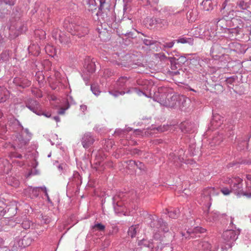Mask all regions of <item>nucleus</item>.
I'll return each instance as SVG.
<instances>
[{"label":"nucleus","instance_id":"57","mask_svg":"<svg viewBox=\"0 0 251 251\" xmlns=\"http://www.w3.org/2000/svg\"><path fill=\"white\" fill-rule=\"evenodd\" d=\"M218 46V45L217 44H215L211 48V51L212 52H214V49L215 48H216V47Z\"/></svg>","mask_w":251,"mask_h":251},{"label":"nucleus","instance_id":"9","mask_svg":"<svg viewBox=\"0 0 251 251\" xmlns=\"http://www.w3.org/2000/svg\"><path fill=\"white\" fill-rule=\"evenodd\" d=\"M95 141L94 137L90 132L85 133L82 136L81 143L84 148L88 149L91 147Z\"/></svg>","mask_w":251,"mask_h":251},{"label":"nucleus","instance_id":"44","mask_svg":"<svg viewBox=\"0 0 251 251\" xmlns=\"http://www.w3.org/2000/svg\"><path fill=\"white\" fill-rule=\"evenodd\" d=\"M69 99H72V97H69L67 99V106L65 108H61L58 111V114H63L65 112V111L66 110H67V109H68L70 107V105L68 103L69 102Z\"/></svg>","mask_w":251,"mask_h":251},{"label":"nucleus","instance_id":"28","mask_svg":"<svg viewBox=\"0 0 251 251\" xmlns=\"http://www.w3.org/2000/svg\"><path fill=\"white\" fill-rule=\"evenodd\" d=\"M219 214L218 212H212L207 214L206 218L210 222L216 221L218 219Z\"/></svg>","mask_w":251,"mask_h":251},{"label":"nucleus","instance_id":"13","mask_svg":"<svg viewBox=\"0 0 251 251\" xmlns=\"http://www.w3.org/2000/svg\"><path fill=\"white\" fill-rule=\"evenodd\" d=\"M131 92H134L136 93L139 96H141L144 94V93L137 89L136 88H132L130 90H127L126 91H114V92H110V94L113 95L115 97H117L119 95H123L125 93H130Z\"/></svg>","mask_w":251,"mask_h":251},{"label":"nucleus","instance_id":"14","mask_svg":"<svg viewBox=\"0 0 251 251\" xmlns=\"http://www.w3.org/2000/svg\"><path fill=\"white\" fill-rule=\"evenodd\" d=\"M95 61L90 58L85 60L84 66L89 74H92L95 71Z\"/></svg>","mask_w":251,"mask_h":251},{"label":"nucleus","instance_id":"1","mask_svg":"<svg viewBox=\"0 0 251 251\" xmlns=\"http://www.w3.org/2000/svg\"><path fill=\"white\" fill-rule=\"evenodd\" d=\"M171 89L166 87H160L154 92L153 100L159 102L161 105L167 107H177L180 95L174 94Z\"/></svg>","mask_w":251,"mask_h":251},{"label":"nucleus","instance_id":"37","mask_svg":"<svg viewBox=\"0 0 251 251\" xmlns=\"http://www.w3.org/2000/svg\"><path fill=\"white\" fill-rule=\"evenodd\" d=\"M220 191L222 193V194L225 196H228L230 195L231 192H233V191L230 188H228L227 187H223L221 188Z\"/></svg>","mask_w":251,"mask_h":251},{"label":"nucleus","instance_id":"36","mask_svg":"<svg viewBox=\"0 0 251 251\" xmlns=\"http://www.w3.org/2000/svg\"><path fill=\"white\" fill-rule=\"evenodd\" d=\"M91 90L93 93L97 96H99L100 93L99 87L95 84L91 85Z\"/></svg>","mask_w":251,"mask_h":251},{"label":"nucleus","instance_id":"54","mask_svg":"<svg viewBox=\"0 0 251 251\" xmlns=\"http://www.w3.org/2000/svg\"><path fill=\"white\" fill-rule=\"evenodd\" d=\"M80 109L81 111L84 112L87 109V106L85 105H80Z\"/></svg>","mask_w":251,"mask_h":251},{"label":"nucleus","instance_id":"43","mask_svg":"<svg viewBox=\"0 0 251 251\" xmlns=\"http://www.w3.org/2000/svg\"><path fill=\"white\" fill-rule=\"evenodd\" d=\"M8 53L6 51L3 52L0 55V61L2 60V61H5L8 59Z\"/></svg>","mask_w":251,"mask_h":251},{"label":"nucleus","instance_id":"19","mask_svg":"<svg viewBox=\"0 0 251 251\" xmlns=\"http://www.w3.org/2000/svg\"><path fill=\"white\" fill-rule=\"evenodd\" d=\"M205 229L200 226H196L193 228L189 229L187 233L189 234L190 237L194 238L196 236V234L204 233Z\"/></svg>","mask_w":251,"mask_h":251},{"label":"nucleus","instance_id":"64","mask_svg":"<svg viewBox=\"0 0 251 251\" xmlns=\"http://www.w3.org/2000/svg\"><path fill=\"white\" fill-rule=\"evenodd\" d=\"M241 144H242V143H240V144L238 145V148L240 150H243L244 148H242V147H241Z\"/></svg>","mask_w":251,"mask_h":251},{"label":"nucleus","instance_id":"30","mask_svg":"<svg viewBox=\"0 0 251 251\" xmlns=\"http://www.w3.org/2000/svg\"><path fill=\"white\" fill-rule=\"evenodd\" d=\"M41 187H30L29 188V192L32 195V198H36L39 195Z\"/></svg>","mask_w":251,"mask_h":251},{"label":"nucleus","instance_id":"16","mask_svg":"<svg viewBox=\"0 0 251 251\" xmlns=\"http://www.w3.org/2000/svg\"><path fill=\"white\" fill-rule=\"evenodd\" d=\"M217 0H204L201 2L203 8L205 11L212 10L217 4Z\"/></svg>","mask_w":251,"mask_h":251},{"label":"nucleus","instance_id":"29","mask_svg":"<svg viewBox=\"0 0 251 251\" xmlns=\"http://www.w3.org/2000/svg\"><path fill=\"white\" fill-rule=\"evenodd\" d=\"M168 22L166 19L157 18V26L160 28H165L168 25Z\"/></svg>","mask_w":251,"mask_h":251},{"label":"nucleus","instance_id":"46","mask_svg":"<svg viewBox=\"0 0 251 251\" xmlns=\"http://www.w3.org/2000/svg\"><path fill=\"white\" fill-rule=\"evenodd\" d=\"M0 1L9 5H13L15 3V0H0Z\"/></svg>","mask_w":251,"mask_h":251},{"label":"nucleus","instance_id":"51","mask_svg":"<svg viewBox=\"0 0 251 251\" xmlns=\"http://www.w3.org/2000/svg\"><path fill=\"white\" fill-rule=\"evenodd\" d=\"M41 190L45 192V195L47 197H49L47 192V188L45 186L41 187Z\"/></svg>","mask_w":251,"mask_h":251},{"label":"nucleus","instance_id":"42","mask_svg":"<svg viewBox=\"0 0 251 251\" xmlns=\"http://www.w3.org/2000/svg\"><path fill=\"white\" fill-rule=\"evenodd\" d=\"M157 20L156 18H150L147 20V22L150 26H152L155 25H157Z\"/></svg>","mask_w":251,"mask_h":251},{"label":"nucleus","instance_id":"41","mask_svg":"<svg viewBox=\"0 0 251 251\" xmlns=\"http://www.w3.org/2000/svg\"><path fill=\"white\" fill-rule=\"evenodd\" d=\"M169 216L171 218H176L178 216L179 210H175L174 211H171L168 212Z\"/></svg>","mask_w":251,"mask_h":251},{"label":"nucleus","instance_id":"7","mask_svg":"<svg viewBox=\"0 0 251 251\" xmlns=\"http://www.w3.org/2000/svg\"><path fill=\"white\" fill-rule=\"evenodd\" d=\"M25 106L30 111L38 115H41V105L37 100L31 98H28L25 101Z\"/></svg>","mask_w":251,"mask_h":251},{"label":"nucleus","instance_id":"40","mask_svg":"<svg viewBox=\"0 0 251 251\" xmlns=\"http://www.w3.org/2000/svg\"><path fill=\"white\" fill-rule=\"evenodd\" d=\"M142 41H143L144 44L145 45H146V46H151V45H153L154 44H155L156 46H157V45L158 42L156 41H154L153 40L148 39H146V38L142 39Z\"/></svg>","mask_w":251,"mask_h":251},{"label":"nucleus","instance_id":"33","mask_svg":"<svg viewBox=\"0 0 251 251\" xmlns=\"http://www.w3.org/2000/svg\"><path fill=\"white\" fill-rule=\"evenodd\" d=\"M100 2L99 11L97 13V15L100 13V11H102L104 8H107L109 6L108 3L106 2V0H98Z\"/></svg>","mask_w":251,"mask_h":251},{"label":"nucleus","instance_id":"31","mask_svg":"<svg viewBox=\"0 0 251 251\" xmlns=\"http://www.w3.org/2000/svg\"><path fill=\"white\" fill-rule=\"evenodd\" d=\"M178 43H188L190 45L193 44V39L192 38H187L185 37H181L176 40Z\"/></svg>","mask_w":251,"mask_h":251},{"label":"nucleus","instance_id":"22","mask_svg":"<svg viewBox=\"0 0 251 251\" xmlns=\"http://www.w3.org/2000/svg\"><path fill=\"white\" fill-rule=\"evenodd\" d=\"M25 248V246L22 245L21 238L16 237L14 241L13 246L12 247V251H17L19 249Z\"/></svg>","mask_w":251,"mask_h":251},{"label":"nucleus","instance_id":"39","mask_svg":"<svg viewBox=\"0 0 251 251\" xmlns=\"http://www.w3.org/2000/svg\"><path fill=\"white\" fill-rule=\"evenodd\" d=\"M238 6L242 9H246L249 7V4L248 2H245L243 0H240L237 2Z\"/></svg>","mask_w":251,"mask_h":251},{"label":"nucleus","instance_id":"58","mask_svg":"<svg viewBox=\"0 0 251 251\" xmlns=\"http://www.w3.org/2000/svg\"><path fill=\"white\" fill-rule=\"evenodd\" d=\"M41 115H43L44 116H45L46 117H50L51 116V114L49 113H44L42 112V114Z\"/></svg>","mask_w":251,"mask_h":251},{"label":"nucleus","instance_id":"26","mask_svg":"<svg viewBox=\"0 0 251 251\" xmlns=\"http://www.w3.org/2000/svg\"><path fill=\"white\" fill-rule=\"evenodd\" d=\"M198 248L201 251H210L211 246L207 242H201L199 244Z\"/></svg>","mask_w":251,"mask_h":251},{"label":"nucleus","instance_id":"56","mask_svg":"<svg viewBox=\"0 0 251 251\" xmlns=\"http://www.w3.org/2000/svg\"><path fill=\"white\" fill-rule=\"evenodd\" d=\"M53 119L56 121V122H59L60 121V118L58 116H54L53 117Z\"/></svg>","mask_w":251,"mask_h":251},{"label":"nucleus","instance_id":"24","mask_svg":"<svg viewBox=\"0 0 251 251\" xmlns=\"http://www.w3.org/2000/svg\"><path fill=\"white\" fill-rule=\"evenodd\" d=\"M198 14L196 10L192 9L188 11L187 13V18L190 22L195 21L197 17Z\"/></svg>","mask_w":251,"mask_h":251},{"label":"nucleus","instance_id":"34","mask_svg":"<svg viewBox=\"0 0 251 251\" xmlns=\"http://www.w3.org/2000/svg\"><path fill=\"white\" fill-rule=\"evenodd\" d=\"M72 27L74 28L75 31H69L70 32H71L72 35H75L76 34V35H77L79 36H83V35H80V34L78 32L80 27L79 26L74 27L73 24H71L69 25V27H68V29H67L68 31H69L70 28L72 30Z\"/></svg>","mask_w":251,"mask_h":251},{"label":"nucleus","instance_id":"12","mask_svg":"<svg viewBox=\"0 0 251 251\" xmlns=\"http://www.w3.org/2000/svg\"><path fill=\"white\" fill-rule=\"evenodd\" d=\"M180 129L184 133H193L196 129V126L189 122L181 123L180 125Z\"/></svg>","mask_w":251,"mask_h":251},{"label":"nucleus","instance_id":"45","mask_svg":"<svg viewBox=\"0 0 251 251\" xmlns=\"http://www.w3.org/2000/svg\"><path fill=\"white\" fill-rule=\"evenodd\" d=\"M235 77L233 76L229 77H227L226 79V82L227 84H232L235 81Z\"/></svg>","mask_w":251,"mask_h":251},{"label":"nucleus","instance_id":"63","mask_svg":"<svg viewBox=\"0 0 251 251\" xmlns=\"http://www.w3.org/2000/svg\"><path fill=\"white\" fill-rule=\"evenodd\" d=\"M241 164H248L249 163V162L247 161H246V160H244V161H242L241 162Z\"/></svg>","mask_w":251,"mask_h":251},{"label":"nucleus","instance_id":"21","mask_svg":"<svg viewBox=\"0 0 251 251\" xmlns=\"http://www.w3.org/2000/svg\"><path fill=\"white\" fill-rule=\"evenodd\" d=\"M138 245L143 246L149 248L153 249L156 247L152 240L143 239L138 241Z\"/></svg>","mask_w":251,"mask_h":251},{"label":"nucleus","instance_id":"23","mask_svg":"<svg viewBox=\"0 0 251 251\" xmlns=\"http://www.w3.org/2000/svg\"><path fill=\"white\" fill-rule=\"evenodd\" d=\"M139 231V226L138 225H134L132 226L129 227L128 230V235L129 236H130L131 238H134L135 237L136 233Z\"/></svg>","mask_w":251,"mask_h":251},{"label":"nucleus","instance_id":"32","mask_svg":"<svg viewBox=\"0 0 251 251\" xmlns=\"http://www.w3.org/2000/svg\"><path fill=\"white\" fill-rule=\"evenodd\" d=\"M129 165L132 166H136L138 168H139L140 170H144V164L139 161L136 162L133 160H129Z\"/></svg>","mask_w":251,"mask_h":251},{"label":"nucleus","instance_id":"38","mask_svg":"<svg viewBox=\"0 0 251 251\" xmlns=\"http://www.w3.org/2000/svg\"><path fill=\"white\" fill-rule=\"evenodd\" d=\"M31 225L32 224L31 222L29 220L26 219L23 221L21 224V226L23 228L26 229L29 228Z\"/></svg>","mask_w":251,"mask_h":251},{"label":"nucleus","instance_id":"15","mask_svg":"<svg viewBox=\"0 0 251 251\" xmlns=\"http://www.w3.org/2000/svg\"><path fill=\"white\" fill-rule=\"evenodd\" d=\"M190 103V100L187 97L180 95L178 101L177 107L182 110H185Z\"/></svg>","mask_w":251,"mask_h":251},{"label":"nucleus","instance_id":"50","mask_svg":"<svg viewBox=\"0 0 251 251\" xmlns=\"http://www.w3.org/2000/svg\"><path fill=\"white\" fill-rule=\"evenodd\" d=\"M79 177H80L79 175L78 174H76L75 175H74L73 179H74V181H75V183H76V184H77V183H78L77 181L79 179Z\"/></svg>","mask_w":251,"mask_h":251},{"label":"nucleus","instance_id":"17","mask_svg":"<svg viewBox=\"0 0 251 251\" xmlns=\"http://www.w3.org/2000/svg\"><path fill=\"white\" fill-rule=\"evenodd\" d=\"M13 82L17 85L22 88L28 87L31 84L30 81L25 78H15Z\"/></svg>","mask_w":251,"mask_h":251},{"label":"nucleus","instance_id":"47","mask_svg":"<svg viewBox=\"0 0 251 251\" xmlns=\"http://www.w3.org/2000/svg\"><path fill=\"white\" fill-rule=\"evenodd\" d=\"M229 32L232 34V36L236 35L239 34V29L236 28H231L228 30Z\"/></svg>","mask_w":251,"mask_h":251},{"label":"nucleus","instance_id":"3","mask_svg":"<svg viewBox=\"0 0 251 251\" xmlns=\"http://www.w3.org/2000/svg\"><path fill=\"white\" fill-rule=\"evenodd\" d=\"M246 190L244 191L243 188V180L238 176L227 177L225 181L230 185L233 192L237 196H246L251 198V174L247 175Z\"/></svg>","mask_w":251,"mask_h":251},{"label":"nucleus","instance_id":"61","mask_svg":"<svg viewBox=\"0 0 251 251\" xmlns=\"http://www.w3.org/2000/svg\"><path fill=\"white\" fill-rule=\"evenodd\" d=\"M235 43H232V42H230L228 46H229V47L231 48L232 47H233Z\"/></svg>","mask_w":251,"mask_h":251},{"label":"nucleus","instance_id":"6","mask_svg":"<svg viewBox=\"0 0 251 251\" xmlns=\"http://www.w3.org/2000/svg\"><path fill=\"white\" fill-rule=\"evenodd\" d=\"M132 84L131 83V79L129 78H127L126 76H121L119 78V79L117 81L116 83L115 88L121 90V91L119 90H114V91H110V92H114V91H122L126 90H129ZM110 94V93H109Z\"/></svg>","mask_w":251,"mask_h":251},{"label":"nucleus","instance_id":"60","mask_svg":"<svg viewBox=\"0 0 251 251\" xmlns=\"http://www.w3.org/2000/svg\"><path fill=\"white\" fill-rule=\"evenodd\" d=\"M64 166V164H60L58 166V168L59 169V170H62L63 169V167Z\"/></svg>","mask_w":251,"mask_h":251},{"label":"nucleus","instance_id":"59","mask_svg":"<svg viewBox=\"0 0 251 251\" xmlns=\"http://www.w3.org/2000/svg\"><path fill=\"white\" fill-rule=\"evenodd\" d=\"M158 130L160 131L161 132H163L165 130H166V128L164 127H159V128L158 129Z\"/></svg>","mask_w":251,"mask_h":251},{"label":"nucleus","instance_id":"4","mask_svg":"<svg viewBox=\"0 0 251 251\" xmlns=\"http://www.w3.org/2000/svg\"><path fill=\"white\" fill-rule=\"evenodd\" d=\"M149 218L151 220L150 226L152 228L154 231L161 230L164 232L169 231V228L167 226V223L163 221L162 219L155 220L153 216L150 215Z\"/></svg>","mask_w":251,"mask_h":251},{"label":"nucleus","instance_id":"20","mask_svg":"<svg viewBox=\"0 0 251 251\" xmlns=\"http://www.w3.org/2000/svg\"><path fill=\"white\" fill-rule=\"evenodd\" d=\"M227 2V0H226V1L223 3L221 11L224 17H229V18L231 19L232 18V17L233 16V10H230L228 12L227 11L226 8Z\"/></svg>","mask_w":251,"mask_h":251},{"label":"nucleus","instance_id":"2","mask_svg":"<svg viewBox=\"0 0 251 251\" xmlns=\"http://www.w3.org/2000/svg\"><path fill=\"white\" fill-rule=\"evenodd\" d=\"M8 124L14 131L23 130L21 133L17 135L14 141V148L22 150L25 149L31 139L32 133L27 128H24L19 121L16 119L10 121Z\"/></svg>","mask_w":251,"mask_h":251},{"label":"nucleus","instance_id":"5","mask_svg":"<svg viewBox=\"0 0 251 251\" xmlns=\"http://www.w3.org/2000/svg\"><path fill=\"white\" fill-rule=\"evenodd\" d=\"M240 234L239 230L232 229L227 230L224 232L223 238L229 247H231L233 243L237 239Z\"/></svg>","mask_w":251,"mask_h":251},{"label":"nucleus","instance_id":"25","mask_svg":"<svg viewBox=\"0 0 251 251\" xmlns=\"http://www.w3.org/2000/svg\"><path fill=\"white\" fill-rule=\"evenodd\" d=\"M105 226L101 223H95V224L91 226V230L93 232L96 231H104Z\"/></svg>","mask_w":251,"mask_h":251},{"label":"nucleus","instance_id":"62","mask_svg":"<svg viewBox=\"0 0 251 251\" xmlns=\"http://www.w3.org/2000/svg\"><path fill=\"white\" fill-rule=\"evenodd\" d=\"M16 158H21L22 157V155L21 154H17L14 156Z\"/></svg>","mask_w":251,"mask_h":251},{"label":"nucleus","instance_id":"52","mask_svg":"<svg viewBox=\"0 0 251 251\" xmlns=\"http://www.w3.org/2000/svg\"><path fill=\"white\" fill-rule=\"evenodd\" d=\"M225 22H226V20L225 19L220 20L217 22V26H221V27L224 28L222 25H221V24H223L224 23H225Z\"/></svg>","mask_w":251,"mask_h":251},{"label":"nucleus","instance_id":"18","mask_svg":"<svg viewBox=\"0 0 251 251\" xmlns=\"http://www.w3.org/2000/svg\"><path fill=\"white\" fill-rule=\"evenodd\" d=\"M223 118L221 117V116L218 114L214 115L213 119L211 121V124L212 126V128H216L220 127L223 123Z\"/></svg>","mask_w":251,"mask_h":251},{"label":"nucleus","instance_id":"27","mask_svg":"<svg viewBox=\"0 0 251 251\" xmlns=\"http://www.w3.org/2000/svg\"><path fill=\"white\" fill-rule=\"evenodd\" d=\"M33 239L30 236V235H26L24 236L23 238H21L22 245H24L25 247L29 246Z\"/></svg>","mask_w":251,"mask_h":251},{"label":"nucleus","instance_id":"10","mask_svg":"<svg viewBox=\"0 0 251 251\" xmlns=\"http://www.w3.org/2000/svg\"><path fill=\"white\" fill-rule=\"evenodd\" d=\"M219 191L216 190L214 188L210 187L205 189L202 192V198L204 202L211 200V197L213 196L218 195Z\"/></svg>","mask_w":251,"mask_h":251},{"label":"nucleus","instance_id":"49","mask_svg":"<svg viewBox=\"0 0 251 251\" xmlns=\"http://www.w3.org/2000/svg\"><path fill=\"white\" fill-rule=\"evenodd\" d=\"M82 76L83 77V79L85 81H88L89 79L90 74H87V75H85L84 74L82 75Z\"/></svg>","mask_w":251,"mask_h":251},{"label":"nucleus","instance_id":"8","mask_svg":"<svg viewBox=\"0 0 251 251\" xmlns=\"http://www.w3.org/2000/svg\"><path fill=\"white\" fill-rule=\"evenodd\" d=\"M52 37L62 44H67L70 42V38L64 32L59 29H54L52 32Z\"/></svg>","mask_w":251,"mask_h":251},{"label":"nucleus","instance_id":"48","mask_svg":"<svg viewBox=\"0 0 251 251\" xmlns=\"http://www.w3.org/2000/svg\"><path fill=\"white\" fill-rule=\"evenodd\" d=\"M174 59H175V60H178L180 59V62L181 63H184V62H186V59L185 57H184V56H180L178 58H177V59H176V57H174Z\"/></svg>","mask_w":251,"mask_h":251},{"label":"nucleus","instance_id":"53","mask_svg":"<svg viewBox=\"0 0 251 251\" xmlns=\"http://www.w3.org/2000/svg\"><path fill=\"white\" fill-rule=\"evenodd\" d=\"M43 220L44 221V223L46 224L49 223L50 221V218L48 216H45L43 218Z\"/></svg>","mask_w":251,"mask_h":251},{"label":"nucleus","instance_id":"35","mask_svg":"<svg viewBox=\"0 0 251 251\" xmlns=\"http://www.w3.org/2000/svg\"><path fill=\"white\" fill-rule=\"evenodd\" d=\"M175 43V40H173L170 42H164L163 44H161L160 42H158L157 46L158 45H162V47L164 48H172Z\"/></svg>","mask_w":251,"mask_h":251},{"label":"nucleus","instance_id":"55","mask_svg":"<svg viewBox=\"0 0 251 251\" xmlns=\"http://www.w3.org/2000/svg\"><path fill=\"white\" fill-rule=\"evenodd\" d=\"M113 232H110V233H109V234H110H110H113V232H118V230L117 227L116 226H113Z\"/></svg>","mask_w":251,"mask_h":251},{"label":"nucleus","instance_id":"11","mask_svg":"<svg viewBox=\"0 0 251 251\" xmlns=\"http://www.w3.org/2000/svg\"><path fill=\"white\" fill-rule=\"evenodd\" d=\"M120 195H115L113 198V204L115 213H119L124 211L123 203Z\"/></svg>","mask_w":251,"mask_h":251}]
</instances>
